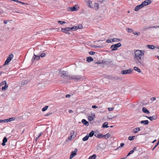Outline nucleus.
<instances>
[{
  "mask_svg": "<svg viewBox=\"0 0 159 159\" xmlns=\"http://www.w3.org/2000/svg\"><path fill=\"white\" fill-rule=\"evenodd\" d=\"M133 33L134 35H139L140 34L139 32L137 33V32H133Z\"/></svg>",
  "mask_w": 159,
  "mask_h": 159,
  "instance_id": "49",
  "label": "nucleus"
},
{
  "mask_svg": "<svg viewBox=\"0 0 159 159\" xmlns=\"http://www.w3.org/2000/svg\"><path fill=\"white\" fill-rule=\"evenodd\" d=\"M124 145V143H121L120 144V146L118 147L117 148L115 149V150H117L119 148H122L123 147Z\"/></svg>",
  "mask_w": 159,
  "mask_h": 159,
  "instance_id": "36",
  "label": "nucleus"
},
{
  "mask_svg": "<svg viewBox=\"0 0 159 159\" xmlns=\"http://www.w3.org/2000/svg\"><path fill=\"white\" fill-rule=\"evenodd\" d=\"M95 53V52L91 51L89 52V54L91 55H93Z\"/></svg>",
  "mask_w": 159,
  "mask_h": 159,
  "instance_id": "48",
  "label": "nucleus"
},
{
  "mask_svg": "<svg viewBox=\"0 0 159 159\" xmlns=\"http://www.w3.org/2000/svg\"><path fill=\"white\" fill-rule=\"evenodd\" d=\"M143 7L142 4L137 6L134 8V10L135 11H138L140 9L142 8Z\"/></svg>",
  "mask_w": 159,
  "mask_h": 159,
  "instance_id": "12",
  "label": "nucleus"
},
{
  "mask_svg": "<svg viewBox=\"0 0 159 159\" xmlns=\"http://www.w3.org/2000/svg\"><path fill=\"white\" fill-rule=\"evenodd\" d=\"M46 54L45 53H41L40 55V57H45V56H46Z\"/></svg>",
  "mask_w": 159,
  "mask_h": 159,
  "instance_id": "45",
  "label": "nucleus"
},
{
  "mask_svg": "<svg viewBox=\"0 0 159 159\" xmlns=\"http://www.w3.org/2000/svg\"><path fill=\"white\" fill-rule=\"evenodd\" d=\"M69 113H72L73 112V111L72 110H69Z\"/></svg>",
  "mask_w": 159,
  "mask_h": 159,
  "instance_id": "63",
  "label": "nucleus"
},
{
  "mask_svg": "<svg viewBox=\"0 0 159 159\" xmlns=\"http://www.w3.org/2000/svg\"><path fill=\"white\" fill-rule=\"evenodd\" d=\"M111 79L114 80H121V78L118 76L112 77Z\"/></svg>",
  "mask_w": 159,
  "mask_h": 159,
  "instance_id": "20",
  "label": "nucleus"
},
{
  "mask_svg": "<svg viewBox=\"0 0 159 159\" xmlns=\"http://www.w3.org/2000/svg\"><path fill=\"white\" fill-rule=\"evenodd\" d=\"M52 114V113H48L45 114V116H48Z\"/></svg>",
  "mask_w": 159,
  "mask_h": 159,
  "instance_id": "52",
  "label": "nucleus"
},
{
  "mask_svg": "<svg viewBox=\"0 0 159 159\" xmlns=\"http://www.w3.org/2000/svg\"><path fill=\"white\" fill-rule=\"evenodd\" d=\"M61 30L62 32L66 34H69L70 33L68 32H67L71 31L70 28L68 27L65 28H61Z\"/></svg>",
  "mask_w": 159,
  "mask_h": 159,
  "instance_id": "8",
  "label": "nucleus"
},
{
  "mask_svg": "<svg viewBox=\"0 0 159 159\" xmlns=\"http://www.w3.org/2000/svg\"><path fill=\"white\" fill-rule=\"evenodd\" d=\"M93 59L91 57H87L86 61L88 62H90L93 61Z\"/></svg>",
  "mask_w": 159,
  "mask_h": 159,
  "instance_id": "25",
  "label": "nucleus"
},
{
  "mask_svg": "<svg viewBox=\"0 0 159 159\" xmlns=\"http://www.w3.org/2000/svg\"><path fill=\"white\" fill-rule=\"evenodd\" d=\"M142 124H144V125H147L149 123V121L148 120H142L140 122Z\"/></svg>",
  "mask_w": 159,
  "mask_h": 159,
  "instance_id": "18",
  "label": "nucleus"
},
{
  "mask_svg": "<svg viewBox=\"0 0 159 159\" xmlns=\"http://www.w3.org/2000/svg\"><path fill=\"white\" fill-rule=\"evenodd\" d=\"M19 3H20L22 4H23L24 5H26L27 4V3H26L23 2H20V1Z\"/></svg>",
  "mask_w": 159,
  "mask_h": 159,
  "instance_id": "53",
  "label": "nucleus"
},
{
  "mask_svg": "<svg viewBox=\"0 0 159 159\" xmlns=\"http://www.w3.org/2000/svg\"><path fill=\"white\" fill-rule=\"evenodd\" d=\"M108 124L107 122H105L102 124V127L103 128H108L109 127V126H108Z\"/></svg>",
  "mask_w": 159,
  "mask_h": 159,
  "instance_id": "24",
  "label": "nucleus"
},
{
  "mask_svg": "<svg viewBox=\"0 0 159 159\" xmlns=\"http://www.w3.org/2000/svg\"><path fill=\"white\" fill-rule=\"evenodd\" d=\"M70 30L71 31H75L77 30V26H74L71 28H70Z\"/></svg>",
  "mask_w": 159,
  "mask_h": 159,
  "instance_id": "29",
  "label": "nucleus"
},
{
  "mask_svg": "<svg viewBox=\"0 0 159 159\" xmlns=\"http://www.w3.org/2000/svg\"><path fill=\"white\" fill-rule=\"evenodd\" d=\"M151 28H157V26H150Z\"/></svg>",
  "mask_w": 159,
  "mask_h": 159,
  "instance_id": "54",
  "label": "nucleus"
},
{
  "mask_svg": "<svg viewBox=\"0 0 159 159\" xmlns=\"http://www.w3.org/2000/svg\"><path fill=\"white\" fill-rule=\"evenodd\" d=\"M104 0H98V2H100L102 3Z\"/></svg>",
  "mask_w": 159,
  "mask_h": 159,
  "instance_id": "64",
  "label": "nucleus"
},
{
  "mask_svg": "<svg viewBox=\"0 0 159 159\" xmlns=\"http://www.w3.org/2000/svg\"><path fill=\"white\" fill-rule=\"evenodd\" d=\"M142 111L144 113L147 114H149L150 113L149 111L145 107H143L142 109Z\"/></svg>",
  "mask_w": 159,
  "mask_h": 159,
  "instance_id": "16",
  "label": "nucleus"
},
{
  "mask_svg": "<svg viewBox=\"0 0 159 159\" xmlns=\"http://www.w3.org/2000/svg\"><path fill=\"white\" fill-rule=\"evenodd\" d=\"M92 2L90 0H88L87 2V3L88 7L90 8H93V7L91 4H92Z\"/></svg>",
  "mask_w": 159,
  "mask_h": 159,
  "instance_id": "21",
  "label": "nucleus"
},
{
  "mask_svg": "<svg viewBox=\"0 0 159 159\" xmlns=\"http://www.w3.org/2000/svg\"><path fill=\"white\" fill-rule=\"evenodd\" d=\"M134 70L133 69H131L128 70H122L121 71V73L122 75H125L126 74H130L131 72Z\"/></svg>",
  "mask_w": 159,
  "mask_h": 159,
  "instance_id": "5",
  "label": "nucleus"
},
{
  "mask_svg": "<svg viewBox=\"0 0 159 159\" xmlns=\"http://www.w3.org/2000/svg\"><path fill=\"white\" fill-rule=\"evenodd\" d=\"M135 71H137L139 73H140L141 72V70L138 67L135 66L134 67V70Z\"/></svg>",
  "mask_w": 159,
  "mask_h": 159,
  "instance_id": "27",
  "label": "nucleus"
},
{
  "mask_svg": "<svg viewBox=\"0 0 159 159\" xmlns=\"http://www.w3.org/2000/svg\"><path fill=\"white\" fill-rule=\"evenodd\" d=\"M15 119V118L14 117H11L8 119V121L9 122H10L13 120H14Z\"/></svg>",
  "mask_w": 159,
  "mask_h": 159,
  "instance_id": "41",
  "label": "nucleus"
},
{
  "mask_svg": "<svg viewBox=\"0 0 159 159\" xmlns=\"http://www.w3.org/2000/svg\"><path fill=\"white\" fill-rule=\"evenodd\" d=\"M77 29H81L82 28V25H80L78 26H77Z\"/></svg>",
  "mask_w": 159,
  "mask_h": 159,
  "instance_id": "50",
  "label": "nucleus"
},
{
  "mask_svg": "<svg viewBox=\"0 0 159 159\" xmlns=\"http://www.w3.org/2000/svg\"><path fill=\"white\" fill-rule=\"evenodd\" d=\"M59 75L64 78L69 80L68 76H70V75H68V73L67 71L64 70H60L59 72Z\"/></svg>",
  "mask_w": 159,
  "mask_h": 159,
  "instance_id": "2",
  "label": "nucleus"
},
{
  "mask_svg": "<svg viewBox=\"0 0 159 159\" xmlns=\"http://www.w3.org/2000/svg\"><path fill=\"white\" fill-rule=\"evenodd\" d=\"M94 134V131L93 130L91 131L89 134V135H88V136H89V137H92L93 136Z\"/></svg>",
  "mask_w": 159,
  "mask_h": 159,
  "instance_id": "35",
  "label": "nucleus"
},
{
  "mask_svg": "<svg viewBox=\"0 0 159 159\" xmlns=\"http://www.w3.org/2000/svg\"><path fill=\"white\" fill-rule=\"evenodd\" d=\"M133 130H134L133 132L134 133H137L140 130V128L137 127L136 128L134 129Z\"/></svg>",
  "mask_w": 159,
  "mask_h": 159,
  "instance_id": "22",
  "label": "nucleus"
},
{
  "mask_svg": "<svg viewBox=\"0 0 159 159\" xmlns=\"http://www.w3.org/2000/svg\"><path fill=\"white\" fill-rule=\"evenodd\" d=\"M8 88V85L7 84L5 85L4 86L2 87V90H6V89Z\"/></svg>",
  "mask_w": 159,
  "mask_h": 159,
  "instance_id": "37",
  "label": "nucleus"
},
{
  "mask_svg": "<svg viewBox=\"0 0 159 159\" xmlns=\"http://www.w3.org/2000/svg\"><path fill=\"white\" fill-rule=\"evenodd\" d=\"M8 21L9 20H4V23L5 24H6Z\"/></svg>",
  "mask_w": 159,
  "mask_h": 159,
  "instance_id": "58",
  "label": "nucleus"
},
{
  "mask_svg": "<svg viewBox=\"0 0 159 159\" xmlns=\"http://www.w3.org/2000/svg\"><path fill=\"white\" fill-rule=\"evenodd\" d=\"M109 133H108L106 134L103 135V137L105 139H107L109 137Z\"/></svg>",
  "mask_w": 159,
  "mask_h": 159,
  "instance_id": "32",
  "label": "nucleus"
},
{
  "mask_svg": "<svg viewBox=\"0 0 159 159\" xmlns=\"http://www.w3.org/2000/svg\"><path fill=\"white\" fill-rule=\"evenodd\" d=\"M134 152V150H131L126 155V157H128V156H129L130 154L133 153Z\"/></svg>",
  "mask_w": 159,
  "mask_h": 159,
  "instance_id": "38",
  "label": "nucleus"
},
{
  "mask_svg": "<svg viewBox=\"0 0 159 159\" xmlns=\"http://www.w3.org/2000/svg\"><path fill=\"white\" fill-rule=\"evenodd\" d=\"M89 136H88V134L85 137L82 139L83 141H86L88 140L89 138Z\"/></svg>",
  "mask_w": 159,
  "mask_h": 159,
  "instance_id": "26",
  "label": "nucleus"
},
{
  "mask_svg": "<svg viewBox=\"0 0 159 159\" xmlns=\"http://www.w3.org/2000/svg\"><path fill=\"white\" fill-rule=\"evenodd\" d=\"M93 118L92 116H88V119L89 121H91L93 120Z\"/></svg>",
  "mask_w": 159,
  "mask_h": 159,
  "instance_id": "42",
  "label": "nucleus"
},
{
  "mask_svg": "<svg viewBox=\"0 0 159 159\" xmlns=\"http://www.w3.org/2000/svg\"><path fill=\"white\" fill-rule=\"evenodd\" d=\"M68 77H69V80L72 79L77 81L80 80L81 78V76L79 75H70V76H68Z\"/></svg>",
  "mask_w": 159,
  "mask_h": 159,
  "instance_id": "4",
  "label": "nucleus"
},
{
  "mask_svg": "<svg viewBox=\"0 0 159 159\" xmlns=\"http://www.w3.org/2000/svg\"><path fill=\"white\" fill-rule=\"evenodd\" d=\"M96 157V155L95 154L89 157L88 159H95Z\"/></svg>",
  "mask_w": 159,
  "mask_h": 159,
  "instance_id": "28",
  "label": "nucleus"
},
{
  "mask_svg": "<svg viewBox=\"0 0 159 159\" xmlns=\"http://www.w3.org/2000/svg\"><path fill=\"white\" fill-rule=\"evenodd\" d=\"M77 151V149H75L74 151L72 152L70 157V159H71L73 158L76 155Z\"/></svg>",
  "mask_w": 159,
  "mask_h": 159,
  "instance_id": "11",
  "label": "nucleus"
},
{
  "mask_svg": "<svg viewBox=\"0 0 159 159\" xmlns=\"http://www.w3.org/2000/svg\"><path fill=\"white\" fill-rule=\"evenodd\" d=\"M121 46V43H119L117 44L112 45L110 48L111 51H115L118 48L120 47Z\"/></svg>",
  "mask_w": 159,
  "mask_h": 159,
  "instance_id": "3",
  "label": "nucleus"
},
{
  "mask_svg": "<svg viewBox=\"0 0 159 159\" xmlns=\"http://www.w3.org/2000/svg\"><path fill=\"white\" fill-rule=\"evenodd\" d=\"M82 123L85 126H88L89 125V123L88 121H87L86 120L83 119L82 120Z\"/></svg>",
  "mask_w": 159,
  "mask_h": 159,
  "instance_id": "13",
  "label": "nucleus"
},
{
  "mask_svg": "<svg viewBox=\"0 0 159 159\" xmlns=\"http://www.w3.org/2000/svg\"><path fill=\"white\" fill-rule=\"evenodd\" d=\"M145 51L143 50H138L134 52V59L136 63L139 66H144L143 61H142V57L144 55Z\"/></svg>",
  "mask_w": 159,
  "mask_h": 159,
  "instance_id": "1",
  "label": "nucleus"
},
{
  "mask_svg": "<svg viewBox=\"0 0 159 159\" xmlns=\"http://www.w3.org/2000/svg\"><path fill=\"white\" fill-rule=\"evenodd\" d=\"M7 142V139L6 137H5L4 138L3 140H2V145L3 146H4L6 144L5 143Z\"/></svg>",
  "mask_w": 159,
  "mask_h": 159,
  "instance_id": "15",
  "label": "nucleus"
},
{
  "mask_svg": "<svg viewBox=\"0 0 159 159\" xmlns=\"http://www.w3.org/2000/svg\"><path fill=\"white\" fill-rule=\"evenodd\" d=\"M103 61H102V62H101V61H97L96 62V63L97 64H100L101 63H103Z\"/></svg>",
  "mask_w": 159,
  "mask_h": 159,
  "instance_id": "56",
  "label": "nucleus"
},
{
  "mask_svg": "<svg viewBox=\"0 0 159 159\" xmlns=\"http://www.w3.org/2000/svg\"><path fill=\"white\" fill-rule=\"evenodd\" d=\"M43 134V133L42 132H41L39 136H38L39 137L42 134Z\"/></svg>",
  "mask_w": 159,
  "mask_h": 159,
  "instance_id": "62",
  "label": "nucleus"
},
{
  "mask_svg": "<svg viewBox=\"0 0 159 159\" xmlns=\"http://www.w3.org/2000/svg\"><path fill=\"white\" fill-rule=\"evenodd\" d=\"M36 55L35 54H34L32 59V61L33 62L34 61V60H36Z\"/></svg>",
  "mask_w": 159,
  "mask_h": 159,
  "instance_id": "40",
  "label": "nucleus"
},
{
  "mask_svg": "<svg viewBox=\"0 0 159 159\" xmlns=\"http://www.w3.org/2000/svg\"><path fill=\"white\" fill-rule=\"evenodd\" d=\"M48 106H46L45 107L43 108L42 109V111H46L47 110V109H48Z\"/></svg>",
  "mask_w": 159,
  "mask_h": 159,
  "instance_id": "43",
  "label": "nucleus"
},
{
  "mask_svg": "<svg viewBox=\"0 0 159 159\" xmlns=\"http://www.w3.org/2000/svg\"><path fill=\"white\" fill-rule=\"evenodd\" d=\"M151 99L152 101H153L156 99V98L155 97H153L151 98Z\"/></svg>",
  "mask_w": 159,
  "mask_h": 159,
  "instance_id": "57",
  "label": "nucleus"
},
{
  "mask_svg": "<svg viewBox=\"0 0 159 159\" xmlns=\"http://www.w3.org/2000/svg\"><path fill=\"white\" fill-rule=\"evenodd\" d=\"M126 30L129 33H131L133 32V30L132 29L129 28H127Z\"/></svg>",
  "mask_w": 159,
  "mask_h": 159,
  "instance_id": "30",
  "label": "nucleus"
},
{
  "mask_svg": "<svg viewBox=\"0 0 159 159\" xmlns=\"http://www.w3.org/2000/svg\"><path fill=\"white\" fill-rule=\"evenodd\" d=\"M151 2H152L150 0H146L143 2L141 4L144 7V6H147L149 4H150Z\"/></svg>",
  "mask_w": 159,
  "mask_h": 159,
  "instance_id": "9",
  "label": "nucleus"
},
{
  "mask_svg": "<svg viewBox=\"0 0 159 159\" xmlns=\"http://www.w3.org/2000/svg\"><path fill=\"white\" fill-rule=\"evenodd\" d=\"M92 107L93 108H95L98 107H97L95 105L92 106Z\"/></svg>",
  "mask_w": 159,
  "mask_h": 159,
  "instance_id": "61",
  "label": "nucleus"
},
{
  "mask_svg": "<svg viewBox=\"0 0 159 159\" xmlns=\"http://www.w3.org/2000/svg\"><path fill=\"white\" fill-rule=\"evenodd\" d=\"M116 115H115V116H113L112 115H110V116L111 117H110V120L112 119L113 118L116 117Z\"/></svg>",
  "mask_w": 159,
  "mask_h": 159,
  "instance_id": "47",
  "label": "nucleus"
},
{
  "mask_svg": "<svg viewBox=\"0 0 159 159\" xmlns=\"http://www.w3.org/2000/svg\"><path fill=\"white\" fill-rule=\"evenodd\" d=\"M30 81V80L28 79L24 80L22 81L21 84L23 85H25L27 84Z\"/></svg>",
  "mask_w": 159,
  "mask_h": 159,
  "instance_id": "17",
  "label": "nucleus"
},
{
  "mask_svg": "<svg viewBox=\"0 0 159 159\" xmlns=\"http://www.w3.org/2000/svg\"><path fill=\"white\" fill-rule=\"evenodd\" d=\"M95 136H96V134H95ZM103 135L102 134L100 133L98 134L97 136V137L99 138H102L103 137Z\"/></svg>",
  "mask_w": 159,
  "mask_h": 159,
  "instance_id": "31",
  "label": "nucleus"
},
{
  "mask_svg": "<svg viewBox=\"0 0 159 159\" xmlns=\"http://www.w3.org/2000/svg\"><path fill=\"white\" fill-rule=\"evenodd\" d=\"M2 122L7 123L9 122L8 121V119L2 120Z\"/></svg>",
  "mask_w": 159,
  "mask_h": 159,
  "instance_id": "51",
  "label": "nucleus"
},
{
  "mask_svg": "<svg viewBox=\"0 0 159 159\" xmlns=\"http://www.w3.org/2000/svg\"><path fill=\"white\" fill-rule=\"evenodd\" d=\"M135 136H129L128 138V139L130 141H132L134 139V138Z\"/></svg>",
  "mask_w": 159,
  "mask_h": 159,
  "instance_id": "33",
  "label": "nucleus"
},
{
  "mask_svg": "<svg viewBox=\"0 0 159 159\" xmlns=\"http://www.w3.org/2000/svg\"><path fill=\"white\" fill-rule=\"evenodd\" d=\"M93 7V8H94L96 10L98 9L99 8V6L98 4V3H95L94 4Z\"/></svg>",
  "mask_w": 159,
  "mask_h": 159,
  "instance_id": "19",
  "label": "nucleus"
},
{
  "mask_svg": "<svg viewBox=\"0 0 159 159\" xmlns=\"http://www.w3.org/2000/svg\"><path fill=\"white\" fill-rule=\"evenodd\" d=\"M58 23H60L61 25H62L63 24H65L66 23V22L64 21H58Z\"/></svg>",
  "mask_w": 159,
  "mask_h": 159,
  "instance_id": "44",
  "label": "nucleus"
},
{
  "mask_svg": "<svg viewBox=\"0 0 159 159\" xmlns=\"http://www.w3.org/2000/svg\"><path fill=\"white\" fill-rule=\"evenodd\" d=\"M114 109V107H110V111H111L113 110V109Z\"/></svg>",
  "mask_w": 159,
  "mask_h": 159,
  "instance_id": "60",
  "label": "nucleus"
},
{
  "mask_svg": "<svg viewBox=\"0 0 159 159\" xmlns=\"http://www.w3.org/2000/svg\"><path fill=\"white\" fill-rule=\"evenodd\" d=\"M40 56L39 55H36V60L37 61L39 60L40 59Z\"/></svg>",
  "mask_w": 159,
  "mask_h": 159,
  "instance_id": "46",
  "label": "nucleus"
},
{
  "mask_svg": "<svg viewBox=\"0 0 159 159\" xmlns=\"http://www.w3.org/2000/svg\"><path fill=\"white\" fill-rule=\"evenodd\" d=\"M13 57V55L12 54H11L9 55V57L5 61L3 66L7 65L9 62L12 59Z\"/></svg>",
  "mask_w": 159,
  "mask_h": 159,
  "instance_id": "7",
  "label": "nucleus"
},
{
  "mask_svg": "<svg viewBox=\"0 0 159 159\" xmlns=\"http://www.w3.org/2000/svg\"><path fill=\"white\" fill-rule=\"evenodd\" d=\"M147 47H148V48L151 49H154L155 48V46L153 45H147Z\"/></svg>",
  "mask_w": 159,
  "mask_h": 159,
  "instance_id": "23",
  "label": "nucleus"
},
{
  "mask_svg": "<svg viewBox=\"0 0 159 159\" xmlns=\"http://www.w3.org/2000/svg\"><path fill=\"white\" fill-rule=\"evenodd\" d=\"M121 39H117L116 38L111 39H110V43H111L114 42H117L120 41Z\"/></svg>",
  "mask_w": 159,
  "mask_h": 159,
  "instance_id": "14",
  "label": "nucleus"
},
{
  "mask_svg": "<svg viewBox=\"0 0 159 159\" xmlns=\"http://www.w3.org/2000/svg\"><path fill=\"white\" fill-rule=\"evenodd\" d=\"M150 26H144L143 28V30L144 31L146 30H147L148 29H150Z\"/></svg>",
  "mask_w": 159,
  "mask_h": 159,
  "instance_id": "34",
  "label": "nucleus"
},
{
  "mask_svg": "<svg viewBox=\"0 0 159 159\" xmlns=\"http://www.w3.org/2000/svg\"><path fill=\"white\" fill-rule=\"evenodd\" d=\"M146 117L149 119L150 120L152 121L156 119L157 118V116L156 115H153L152 116H145Z\"/></svg>",
  "mask_w": 159,
  "mask_h": 159,
  "instance_id": "10",
  "label": "nucleus"
},
{
  "mask_svg": "<svg viewBox=\"0 0 159 159\" xmlns=\"http://www.w3.org/2000/svg\"><path fill=\"white\" fill-rule=\"evenodd\" d=\"M11 1H14L17 3H19L20 1H19L18 0H11Z\"/></svg>",
  "mask_w": 159,
  "mask_h": 159,
  "instance_id": "55",
  "label": "nucleus"
},
{
  "mask_svg": "<svg viewBox=\"0 0 159 159\" xmlns=\"http://www.w3.org/2000/svg\"><path fill=\"white\" fill-rule=\"evenodd\" d=\"M79 7L76 5H75V6L72 7H69L68 8L67 10L68 11H77L79 9Z\"/></svg>",
  "mask_w": 159,
  "mask_h": 159,
  "instance_id": "6",
  "label": "nucleus"
},
{
  "mask_svg": "<svg viewBox=\"0 0 159 159\" xmlns=\"http://www.w3.org/2000/svg\"><path fill=\"white\" fill-rule=\"evenodd\" d=\"M70 97V95L69 94H67L66 95V98H69Z\"/></svg>",
  "mask_w": 159,
  "mask_h": 159,
  "instance_id": "59",
  "label": "nucleus"
},
{
  "mask_svg": "<svg viewBox=\"0 0 159 159\" xmlns=\"http://www.w3.org/2000/svg\"><path fill=\"white\" fill-rule=\"evenodd\" d=\"M7 84V83L6 82V81H4L2 82L0 84V86H2L4 84L5 85Z\"/></svg>",
  "mask_w": 159,
  "mask_h": 159,
  "instance_id": "39",
  "label": "nucleus"
}]
</instances>
